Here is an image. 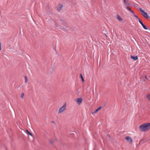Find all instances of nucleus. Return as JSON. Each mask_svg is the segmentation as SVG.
<instances>
[{
  "mask_svg": "<svg viewBox=\"0 0 150 150\" xmlns=\"http://www.w3.org/2000/svg\"><path fill=\"white\" fill-rule=\"evenodd\" d=\"M61 24L62 25H64V26H65V27H66L67 28H68V25L66 23V22L63 21H62L61 20Z\"/></svg>",
  "mask_w": 150,
  "mask_h": 150,
  "instance_id": "obj_9",
  "label": "nucleus"
},
{
  "mask_svg": "<svg viewBox=\"0 0 150 150\" xmlns=\"http://www.w3.org/2000/svg\"><path fill=\"white\" fill-rule=\"evenodd\" d=\"M24 95V93L23 92H22L21 93V98L22 99H23V97Z\"/></svg>",
  "mask_w": 150,
  "mask_h": 150,
  "instance_id": "obj_18",
  "label": "nucleus"
},
{
  "mask_svg": "<svg viewBox=\"0 0 150 150\" xmlns=\"http://www.w3.org/2000/svg\"><path fill=\"white\" fill-rule=\"evenodd\" d=\"M139 128L142 132L147 131L150 129V123L142 124L139 126Z\"/></svg>",
  "mask_w": 150,
  "mask_h": 150,
  "instance_id": "obj_1",
  "label": "nucleus"
},
{
  "mask_svg": "<svg viewBox=\"0 0 150 150\" xmlns=\"http://www.w3.org/2000/svg\"><path fill=\"white\" fill-rule=\"evenodd\" d=\"M126 8L131 13H132L133 14H134V11H132L131 8L129 7L128 6L126 7Z\"/></svg>",
  "mask_w": 150,
  "mask_h": 150,
  "instance_id": "obj_11",
  "label": "nucleus"
},
{
  "mask_svg": "<svg viewBox=\"0 0 150 150\" xmlns=\"http://www.w3.org/2000/svg\"><path fill=\"white\" fill-rule=\"evenodd\" d=\"M126 140L130 144H132L133 142V140L132 138L130 137H127L125 138Z\"/></svg>",
  "mask_w": 150,
  "mask_h": 150,
  "instance_id": "obj_4",
  "label": "nucleus"
},
{
  "mask_svg": "<svg viewBox=\"0 0 150 150\" xmlns=\"http://www.w3.org/2000/svg\"><path fill=\"white\" fill-rule=\"evenodd\" d=\"M106 35V37H107V35Z\"/></svg>",
  "mask_w": 150,
  "mask_h": 150,
  "instance_id": "obj_26",
  "label": "nucleus"
},
{
  "mask_svg": "<svg viewBox=\"0 0 150 150\" xmlns=\"http://www.w3.org/2000/svg\"><path fill=\"white\" fill-rule=\"evenodd\" d=\"M66 109V105L65 104L58 111L59 113H61L63 112L64 110Z\"/></svg>",
  "mask_w": 150,
  "mask_h": 150,
  "instance_id": "obj_3",
  "label": "nucleus"
},
{
  "mask_svg": "<svg viewBox=\"0 0 150 150\" xmlns=\"http://www.w3.org/2000/svg\"><path fill=\"white\" fill-rule=\"evenodd\" d=\"M63 7L62 5L61 4H59L56 7L57 11H60Z\"/></svg>",
  "mask_w": 150,
  "mask_h": 150,
  "instance_id": "obj_6",
  "label": "nucleus"
},
{
  "mask_svg": "<svg viewBox=\"0 0 150 150\" xmlns=\"http://www.w3.org/2000/svg\"><path fill=\"white\" fill-rule=\"evenodd\" d=\"M138 20H139V22L140 23H141L142 22L141 20L139 18L138 19Z\"/></svg>",
  "mask_w": 150,
  "mask_h": 150,
  "instance_id": "obj_22",
  "label": "nucleus"
},
{
  "mask_svg": "<svg viewBox=\"0 0 150 150\" xmlns=\"http://www.w3.org/2000/svg\"><path fill=\"white\" fill-rule=\"evenodd\" d=\"M25 131H25L26 133L27 134L30 135L32 137H33V134H32L28 130L26 129Z\"/></svg>",
  "mask_w": 150,
  "mask_h": 150,
  "instance_id": "obj_12",
  "label": "nucleus"
},
{
  "mask_svg": "<svg viewBox=\"0 0 150 150\" xmlns=\"http://www.w3.org/2000/svg\"><path fill=\"white\" fill-rule=\"evenodd\" d=\"M142 26L143 27V28H144L145 30H147V29H148V28L146 25H145L144 24Z\"/></svg>",
  "mask_w": 150,
  "mask_h": 150,
  "instance_id": "obj_17",
  "label": "nucleus"
},
{
  "mask_svg": "<svg viewBox=\"0 0 150 150\" xmlns=\"http://www.w3.org/2000/svg\"><path fill=\"white\" fill-rule=\"evenodd\" d=\"M131 58L134 60V61H136L138 59V57L137 56H134L132 55L130 56Z\"/></svg>",
  "mask_w": 150,
  "mask_h": 150,
  "instance_id": "obj_8",
  "label": "nucleus"
},
{
  "mask_svg": "<svg viewBox=\"0 0 150 150\" xmlns=\"http://www.w3.org/2000/svg\"><path fill=\"white\" fill-rule=\"evenodd\" d=\"M117 19L120 21H121L123 20V19L121 18L120 16L118 15H117Z\"/></svg>",
  "mask_w": 150,
  "mask_h": 150,
  "instance_id": "obj_13",
  "label": "nucleus"
},
{
  "mask_svg": "<svg viewBox=\"0 0 150 150\" xmlns=\"http://www.w3.org/2000/svg\"><path fill=\"white\" fill-rule=\"evenodd\" d=\"M141 25H142V26L143 25H144V23H143L142 22L141 23H140Z\"/></svg>",
  "mask_w": 150,
  "mask_h": 150,
  "instance_id": "obj_25",
  "label": "nucleus"
},
{
  "mask_svg": "<svg viewBox=\"0 0 150 150\" xmlns=\"http://www.w3.org/2000/svg\"><path fill=\"white\" fill-rule=\"evenodd\" d=\"M50 141V143L52 144H53V141L52 140H49Z\"/></svg>",
  "mask_w": 150,
  "mask_h": 150,
  "instance_id": "obj_20",
  "label": "nucleus"
},
{
  "mask_svg": "<svg viewBox=\"0 0 150 150\" xmlns=\"http://www.w3.org/2000/svg\"><path fill=\"white\" fill-rule=\"evenodd\" d=\"M134 16L137 19H138L139 18L134 13Z\"/></svg>",
  "mask_w": 150,
  "mask_h": 150,
  "instance_id": "obj_21",
  "label": "nucleus"
},
{
  "mask_svg": "<svg viewBox=\"0 0 150 150\" xmlns=\"http://www.w3.org/2000/svg\"><path fill=\"white\" fill-rule=\"evenodd\" d=\"M51 122H52V123H53L54 124H55V122H54V121H52Z\"/></svg>",
  "mask_w": 150,
  "mask_h": 150,
  "instance_id": "obj_24",
  "label": "nucleus"
},
{
  "mask_svg": "<svg viewBox=\"0 0 150 150\" xmlns=\"http://www.w3.org/2000/svg\"><path fill=\"white\" fill-rule=\"evenodd\" d=\"M102 108L101 106H100L99 107L93 112V113H96L98 111L100 110Z\"/></svg>",
  "mask_w": 150,
  "mask_h": 150,
  "instance_id": "obj_10",
  "label": "nucleus"
},
{
  "mask_svg": "<svg viewBox=\"0 0 150 150\" xmlns=\"http://www.w3.org/2000/svg\"><path fill=\"white\" fill-rule=\"evenodd\" d=\"M145 78L146 79L148 80V78H147V77L146 76H145Z\"/></svg>",
  "mask_w": 150,
  "mask_h": 150,
  "instance_id": "obj_23",
  "label": "nucleus"
},
{
  "mask_svg": "<svg viewBox=\"0 0 150 150\" xmlns=\"http://www.w3.org/2000/svg\"><path fill=\"white\" fill-rule=\"evenodd\" d=\"M76 101L79 105H80L82 102V99L81 98H79L77 99Z\"/></svg>",
  "mask_w": 150,
  "mask_h": 150,
  "instance_id": "obj_7",
  "label": "nucleus"
},
{
  "mask_svg": "<svg viewBox=\"0 0 150 150\" xmlns=\"http://www.w3.org/2000/svg\"><path fill=\"white\" fill-rule=\"evenodd\" d=\"M59 28H60L61 29H62V30H64L65 31H67V29H66L64 28V27H63L61 26H60Z\"/></svg>",
  "mask_w": 150,
  "mask_h": 150,
  "instance_id": "obj_15",
  "label": "nucleus"
},
{
  "mask_svg": "<svg viewBox=\"0 0 150 150\" xmlns=\"http://www.w3.org/2000/svg\"><path fill=\"white\" fill-rule=\"evenodd\" d=\"M146 98L149 100H150V94H147L146 96Z\"/></svg>",
  "mask_w": 150,
  "mask_h": 150,
  "instance_id": "obj_16",
  "label": "nucleus"
},
{
  "mask_svg": "<svg viewBox=\"0 0 150 150\" xmlns=\"http://www.w3.org/2000/svg\"><path fill=\"white\" fill-rule=\"evenodd\" d=\"M139 10L140 12L142 13V14L144 16V17L147 19H149L150 18V17L148 15L147 13L145 12L144 10L142 9V8H140Z\"/></svg>",
  "mask_w": 150,
  "mask_h": 150,
  "instance_id": "obj_2",
  "label": "nucleus"
},
{
  "mask_svg": "<svg viewBox=\"0 0 150 150\" xmlns=\"http://www.w3.org/2000/svg\"><path fill=\"white\" fill-rule=\"evenodd\" d=\"M80 77L81 78V79L82 80V82H83L84 81V80L83 78V76L82 74H80Z\"/></svg>",
  "mask_w": 150,
  "mask_h": 150,
  "instance_id": "obj_14",
  "label": "nucleus"
},
{
  "mask_svg": "<svg viewBox=\"0 0 150 150\" xmlns=\"http://www.w3.org/2000/svg\"><path fill=\"white\" fill-rule=\"evenodd\" d=\"M124 1V3L125 4V5L127 6H130L131 4H130L129 2V1L128 0H123Z\"/></svg>",
  "mask_w": 150,
  "mask_h": 150,
  "instance_id": "obj_5",
  "label": "nucleus"
},
{
  "mask_svg": "<svg viewBox=\"0 0 150 150\" xmlns=\"http://www.w3.org/2000/svg\"><path fill=\"white\" fill-rule=\"evenodd\" d=\"M24 77L25 78V83H26L28 81L27 77L26 76H24Z\"/></svg>",
  "mask_w": 150,
  "mask_h": 150,
  "instance_id": "obj_19",
  "label": "nucleus"
}]
</instances>
